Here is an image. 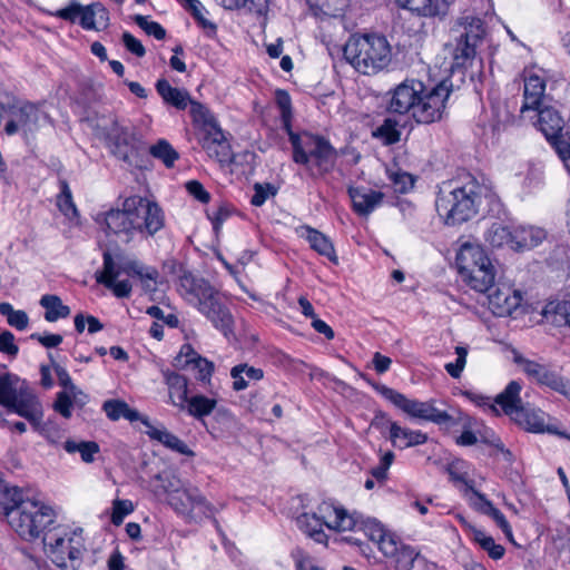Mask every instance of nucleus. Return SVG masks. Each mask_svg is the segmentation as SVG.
Here are the masks:
<instances>
[{
    "label": "nucleus",
    "instance_id": "obj_1",
    "mask_svg": "<svg viewBox=\"0 0 570 570\" xmlns=\"http://www.w3.org/2000/svg\"><path fill=\"white\" fill-rule=\"evenodd\" d=\"M96 220L127 243L136 233H146L148 236H153L165 225L161 208L156 203L140 196L126 198L121 209H110L105 214H99Z\"/></svg>",
    "mask_w": 570,
    "mask_h": 570
},
{
    "label": "nucleus",
    "instance_id": "obj_2",
    "mask_svg": "<svg viewBox=\"0 0 570 570\" xmlns=\"http://www.w3.org/2000/svg\"><path fill=\"white\" fill-rule=\"evenodd\" d=\"M493 196L491 186L480 184L474 178L458 187L443 184L435 199L436 213L445 225L456 226L478 214L482 198L492 199Z\"/></svg>",
    "mask_w": 570,
    "mask_h": 570
},
{
    "label": "nucleus",
    "instance_id": "obj_3",
    "mask_svg": "<svg viewBox=\"0 0 570 570\" xmlns=\"http://www.w3.org/2000/svg\"><path fill=\"white\" fill-rule=\"evenodd\" d=\"M178 292L194 305L225 336L232 333L233 316L222 303L218 292L202 277L183 271L178 277Z\"/></svg>",
    "mask_w": 570,
    "mask_h": 570
},
{
    "label": "nucleus",
    "instance_id": "obj_4",
    "mask_svg": "<svg viewBox=\"0 0 570 570\" xmlns=\"http://www.w3.org/2000/svg\"><path fill=\"white\" fill-rule=\"evenodd\" d=\"M344 58L363 75H375L385 69L392 60L387 39L377 33L353 35L343 49Z\"/></svg>",
    "mask_w": 570,
    "mask_h": 570
},
{
    "label": "nucleus",
    "instance_id": "obj_5",
    "mask_svg": "<svg viewBox=\"0 0 570 570\" xmlns=\"http://www.w3.org/2000/svg\"><path fill=\"white\" fill-rule=\"evenodd\" d=\"M293 147V160L306 167L312 177L331 173L337 160V151L327 139L307 131L288 135Z\"/></svg>",
    "mask_w": 570,
    "mask_h": 570
},
{
    "label": "nucleus",
    "instance_id": "obj_6",
    "mask_svg": "<svg viewBox=\"0 0 570 570\" xmlns=\"http://www.w3.org/2000/svg\"><path fill=\"white\" fill-rule=\"evenodd\" d=\"M47 557L60 570H79L86 552L82 529L69 531L58 524L42 538Z\"/></svg>",
    "mask_w": 570,
    "mask_h": 570
},
{
    "label": "nucleus",
    "instance_id": "obj_7",
    "mask_svg": "<svg viewBox=\"0 0 570 570\" xmlns=\"http://www.w3.org/2000/svg\"><path fill=\"white\" fill-rule=\"evenodd\" d=\"M455 262L460 275L472 289L487 293L493 285L495 267L480 244L463 243L458 250Z\"/></svg>",
    "mask_w": 570,
    "mask_h": 570
},
{
    "label": "nucleus",
    "instance_id": "obj_8",
    "mask_svg": "<svg viewBox=\"0 0 570 570\" xmlns=\"http://www.w3.org/2000/svg\"><path fill=\"white\" fill-rule=\"evenodd\" d=\"M10 525L24 540L43 538L57 525L52 508L36 500H26L10 513Z\"/></svg>",
    "mask_w": 570,
    "mask_h": 570
},
{
    "label": "nucleus",
    "instance_id": "obj_9",
    "mask_svg": "<svg viewBox=\"0 0 570 570\" xmlns=\"http://www.w3.org/2000/svg\"><path fill=\"white\" fill-rule=\"evenodd\" d=\"M375 389L384 399L393 403L397 409L403 411L412 419L432 422L445 428H452L460 423V412L453 414L440 410L435 406V401L433 400L422 402L419 400L409 399L404 394L386 385H376Z\"/></svg>",
    "mask_w": 570,
    "mask_h": 570
},
{
    "label": "nucleus",
    "instance_id": "obj_10",
    "mask_svg": "<svg viewBox=\"0 0 570 570\" xmlns=\"http://www.w3.org/2000/svg\"><path fill=\"white\" fill-rule=\"evenodd\" d=\"M521 385L517 381H511L507 387L497 395L492 411H497L495 405H499L504 414L509 415L515 423L530 432H543L544 414L541 411L529 409L522 404Z\"/></svg>",
    "mask_w": 570,
    "mask_h": 570
},
{
    "label": "nucleus",
    "instance_id": "obj_11",
    "mask_svg": "<svg viewBox=\"0 0 570 570\" xmlns=\"http://www.w3.org/2000/svg\"><path fill=\"white\" fill-rule=\"evenodd\" d=\"M102 136L108 141L111 153L128 165L137 166L142 141L132 126L114 118L102 126Z\"/></svg>",
    "mask_w": 570,
    "mask_h": 570
},
{
    "label": "nucleus",
    "instance_id": "obj_12",
    "mask_svg": "<svg viewBox=\"0 0 570 570\" xmlns=\"http://www.w3.org/2000/svg\"><path fill=\"white\" fill-rule=\"evenodd\" d=\"M454 31L459 33L453 52L456 66H465L475 56V47L484 36L483 21L473 16H464L456 21Z\"/></svg>",
    "mask_w": 570,
    "mask_h": 570
},
{
    "label": "nucleus",
    "instance_id": "obj_13",
    "mask_svg": "<svg viewBox=\"0 0 570 570\" xmlns=\"http://www.w3.org/2000/svg\"><path fill=\"white\" fill-rule=\"evenodd\" d=\"M53 16L71 23L79 19V24L86 30H101L109 26V12L100 2L81 6L72 0L66 8L57 10Z\"/></svg>",
    "mask_w": 570,
    "mask_h": 570
},
{
    "label": "nucleus",
    "instance_id": "obj_14",
    "mask_svg": "<svg viewBox=\"0 0 570 570\" xmlns=\"http://www.w3.org/2000/svg\"><path fill=\"white\" fill-rule=\"evenodd\" d=\"M450 96V89L445 81L433 88H426L420 94L416 106H414L413 118L421 124H432L442 118L445 110V102Z\"/></svg>",
    "mask_w": 570,
    "mask_h": 570
},
{
    "label": "nucleus",
    "instance_id": "obj_15",
    "mask_svg": "<svg viewBox=\"0 0 570 570\" xmlns=\"http://www.w3.org/2000/svg\"><path fill=\"white\" fill-rule=\"evenodd\" d=\"M515 362L532 381L570 397V381L559 375L556 371L521 356L515 357Z\"/></svg>",
    "mask_w": 570,
    "mask_h": 570
},
{
    "label": "nucleus",
    "instance_id": "obj_16",
    "mask_svg": "<svg viewBox=\"0 0 570 570\" xmlns=\"http://www.w3.org/2000/svg\"><path fill=\"white\" fill-rule=\"evenodd\" d=\"M198 135L199 144L210 158L219 163L230 158L229 142L215 120H205Z\"/></svg>",
    "mask_w": 570,
    "mask_h": 570
},
{
    "label": "nucleus",
    "instance_id": "obj_17",
    "mask_svg": "<svg viewBox=\"0 0 570 570\" xmlns=\"http://www.w3.org/2000/svg\"><path fill=\"white\" fill-rule=\"evenodd\" d=\"M377 429L385 425L390 430V441L396 449L404 450L426 443L428 435L420 430H411L401 426L397 422L391 421L384 413H377L372 422Z\"/></svg>",
    "mask_w": 570,
    "mask_h": 570
},
{
    "label": "nucleus",
    "instance_id": "obj_18",
    "mask_svg": "<svg viewBox=\"0 0 570 570\" xmlns=\"http://www.w3.org/2000/svg\"><path fill=\"white\" fill-rule=\"evenodd\" d=\"M6 407L24 417L36 428L42 417V407L38 397L23 381L20 382Z\"/></svg>",
    "mask_w": 570,
    "mask_h": 570
},
{
    "label": "nucleus",
    "instance_id": "obj_19",
    "mask_svg": "<svg viewBox=\"0 0 570 570\" xmlns=\"http://www.w3.org/2000/svg\"><path fill=\"white\" fill-rule=\"evenodd\" d=\"M361 528L365 535L376 543L380 551L391 559V562L404 547V543L395 533L386 530L382 523L374 519L366 520L361 524Z\"/></svg>",
    "mask_w": 570,
    "mask_h": 570
},
{
    "label": "nucleus",
    "instance_id": "obj_20",
    "mask_svg": "<svg viewBox=\"0 0 570 570\" xmlns=\"http://www.w3.org/2000/svg\"><path fill=\"white\" fill-rule=\"evenodd\" d=\"M424 85L417 80L404 81L400 83L392 94L389 102V110L395 114L411 112L413 116L414 106L417 104L420 94Z\"/></svg>",
    "mask_w": 570,
    "mask_h": 570
},
{
    "label": "nucleus",
    "instance_id": "obj_21",
    "mask_svg": "<svg viewBox=\"0 0 570 570\" xmlns=\"http://www.w3.org/2000/svg\"><path fill=\"white\" fill-rule=\"evenodd\" d=\"M489 306L498 316L510 315L520 304V293L505 284H494L488 289Z\"/></svg>",
    "mask_w": 570,
    "mask_h": 570
},
{
    "label": "nucleus",
    "instance_id": "obj_22",
    "mask_svg": "<svg viewBox=\"0 0 570 570\" xmlns=\"http://www.w3.org/2000/svg\"><path fill=\"white\" fill-rule=\"evenodd\" d=\"M322 522V527L326 525L328 529L337 531H352L357 527V522L353 515L348 514L343 508L335 507L330 502H323L317 508L315 513Z\"/></svg>",
    "mask_w": 570,
    "mask_h": 570
},
{
    "label": "nucleus",
    "instance_id": "obj_23",
    "mask_svg": "<svg viewBox=\"0 0 570 570\" xmlns=\"http://www.w3.org/2000/svg\"><path fill=\"white\" fill-rule=\"evenodd\" d=\"M120 271L117 269V266L112 259V256L109 252L104 253V269L100 273H97L96 279L98 283L105 285L107 288L111 289L115 296L119 298L129 297L131 294V284L129 281H116L119 276Z\"/></svg>",
    "mask_w": 570,
    "mask_h": 570
},
{
    "label": "nucleus",
    "instance_id": "obj_24",
    "mask_svg": "<svg viewBox=\"0 0 570 570\" xmlns=\"http://www.w3.org/2000/svg\"><path fill=\"white\" fill-rule=\"evenodd\" d=\"M168 502L179 513H187L196 508L203 509L204 513L213 514L215 512L214 507L196 488H183L171 494Z\"/></svg>",
    "mask_w": 570,
    "mask_h": 570
},
{
    "label": "nucleus",
    "instance_id": "obj_25",
    "mask_svg": "<svg viewBox=\"0 0 570 570\" xmlns=\"http://www.w3.org/2000/svg\"><path fill=\"white\" fill-rule=\"evenodd\" d=\"M38 120V108L30 102H26L11 111V119L7 122L4 131L9 136L14 135L19 130L31 132L37 128Z\"/></svg>",
    "mask_w": 570,
    "mask_h": 570
},
{
    "label": "nucleus",
    "instance_id": "obj_26",
    "mask_svg": "<svg viewBox=\"0 0 570 570\" xmlns=\"http://www.w3.org/2000/svg\"><path fill=\"white\" fill-rule=\"evenodd\" d=\"M348 196L352 200L353 210L360 216H368L377 208L384 198V194L366 187H350Z\"/></svg>",
    "mask_w": 570,
    "mask_h": 570
},
{
    "label": "nucleus",
    "instance_id": "obj_27",
    "mask_svg": "<svg viewBox=\"0 0 570 570\" xmlns=\"http://www.w3.org/2000/svg\"><path fill=\"white\" fill-rule=\"evenodd\" d=\"M546 81L543 78L535 73H527L524 76V91H523V104L521 106V114L539 109L543 106L546 100Z\"/></svg>",
    "mask_w": 570,
    "mask_h": 570
},
{
    "label": "nucleus",
    "instance_id": "obj_28",
    "mask_svg": "<svg viewBox=\"0 0 570 570\" xmlns=\"http://www.w3.org/2000/svg\"><path fill=\"white\" fill-rule=\"evenodd\" d=\"M392 563L396 570H444L407 544H404Z\"/></svg>",
    "mask_w": 570,
    "mask_h": 570
},
{
    "label": "nucleus",
    "instance_id": "obj_29",
    "mask_svg": "<svg viewBox=\"0 0 570 570\" xmlns=\"http://www.w3.org/2000/svg\"><path fill=\"white\" fill-rule=\"evenodd\" d=\"M396 3L419 17H444L449 10L448 0H395Z\"/></svg>",
    "mask_w": 570,
    "mask_h": 570
},
{
    "label": "nucleus",
    "instance_id": "obj_30",
    "mask_svg": "<svg viewBox=\"0 0 570 570\" xmlns=\"http://www.w3.org/2000/svg\"><path fill=\"white\" fill-rule=\"evenodd\" d=\"M537 111V127L546 136L549 141H552L563 130V118L559 111L551 106H541Z\"/></svg>",
    "mask_w": 570,
    "mask_h": 570
},
{
    "label": "nucleus",
    "instance_id": "obj_31",
    "mask_svg": "<svg viewBox=\"0 0 570 570\" xmlns=\"http://www.w3.org/2000/svg\"><path fill=\"white\" fill-rule=\"evenodd\" d=\"M547 237L543 228L537 226H514L512 250L523 252L539 246Z\"/></svg>",
    "mask_w": 570,
    "mask_h": 570
},
{
    "label": "nucleus",
    "instance_id": "obj_32",
    "mask_svg": "<svg viewBox=\"0 0 570 570\" xmlns=\"http://www.w3.org/2000/svg\"><path fill=\"white\" fill-rule=\"evenodd\" d=\"M118 269L128 276L138 277L145 289L156 291L159 273L155 267L146 266L138 259H126Z\"/></svg>",
    "mask_w": 570,
    "mask_h": 570
},
{
    "label": "nucleus",
    "instance_id": "obj_33",
    "mask_svg": "<svg viewBox=\"0 0 570 570\" xmlns=\"http://www.w3.org/2000/svg\"><path fill=\"white\" fill-rule=\"evenodd\" d=\"M102 411L111 421H118L124 417L129 422L140 421L145 426H149V419L142 416L137 410L131 409L125 401L118 399L107 400L102 403Z\"/></svg>",
    "mask_w": 570,
    "mask_h": 570
},
{
    "label": "nucleus",
    "instance_id": "obj_34",
    "mask_svg": "<svg viewBox=\"0 0 570 570\" xmlns=\"http://www.w3.org/2000/svg\"><path fill=\"white\" fill-rule=\"evenodd\" d=\"M163 377L169 390V399L171 404L178 409H183L188 396V380L174 371L163 370Z\"/></svg>",
    "mask_w": 570,
    "mask_h": 570
},
{
    "label": "nucleus",
    "instance_id": "obj_35",
    "mask_svg": "<svg viewBox=\"0 0 570 570\" xmlns=\"http://www.w3.org/2000/svg\"><path fill=\"white\" fill-rule=\"evenodd\" d=\"M453 480L455 481H461V482H464L465 485L473 492V494L478 498V500L481 502V510L483 513L490 515L494 522L497 523V525L503 531V533L507 535V538L509 539H512V529H511V525L509 524L508 520L505 519L504 514L499 510L497 509L489 500H487V498L475 491L472 485H470L468 483V481L464 479V476L462 475H454V474H451Z\"/></svg>",
    "mask_w": 570,
    "mask_h": 570
},
{
    "label": "nucleus",
    "instance_id": "obj_36",
    "mask_svg": "<svg viewBox=\"0 0 570 570\" xmlns=\"http://www.w3.org/2000/svg\"><path fill=\"white\" fill-rule=\"evenodd\" d=\"M146 428H147L146 434L151 440L160 442L166 448H168L179 454H184L187 456L194 455V452L188 448V445L184 441H181L178 436L170 433L168 430H166L164 428L163 429L155 428L150 422H149V426H146Z\"/></svg>",
    "mask_w": 570,
    "mask_h": 570
},
{
    "label": "nucleus",
    "instance_id": "obj_37",
    "mask_svg": "<svg viewBox=\"0 0 570 570\" xmlns=\"http://www.w3.org/2000/svg\"><path fill=\"white\" fill-rule=\"evenodd\" d=\"M230 377L233 390L239 392L247 389L250 383L261 381L264 377V371L247 363H240L232 367Z\"/></svg>",
    "mask_w": 570,
    "mask_h": 570
},
{
    "label": "nucleus",
    "instance_id": "obj_38",
    "mask_svg": "<svg viewBox=\"0 0 570 570\" xmlns=\"http://www.w3.org/2000/svg\"><path fill=\"white\" fill-rule=\"evenodd\" d=\"M513 225L494 222L484 233V240L493 248L508 247L512 249Z\"/></svg>",
    "mask_w": 570,
    "mask_h": 570
},
{
    "label": "nucleus",
    "instance_id": "obj_39",
    "mask_svg": "<svg viewBox=\"0 0 570 570\" xmlns=\"http://www.w3.org/2000/svg\"><path fill=\"white\" fill-rule=\"evenodd\" d=\"M156 89L166 104L177 109L184 110L190 101L187 90L170 86L166 79H159Z\"/></svg>",
    "mask_w": 570,
    "mask_h": 570
},
{
    "label": "nucleus",
    "instance_id": "obj_40",
    "mask_svg": "<svg viewBox=\"0 0 570 570\" xmlns=\"http://www.w3.org/2000/svg\"><path fill=\"white\" fill-rule=\"evenodd\" d=\"M217 405L216 399L205 395L189 396L180 411H186L194 419L204 422V419L213 413Z\"/></svg>",
    "mask_w": 570,
    "mask_h": 570
},
{
    "label": "nucleus",
    "instance_id": "obj_41",
    "mask_svg": "<svg viewBox=\"0 0 570 570\" xmlns=\"http://www.w3.org/2000/svg\"><path fill=\"white\" fill-rule=\"evenodd\" d=\"M150 490L156 497L167 494L168 499L171 494L183 489L181 482L173 474L158 473L154 475L149 483Z\"/></svg>",
    "mask_w": 570,
    "mask_h": 570
},
{
    "label": "nucleus",
    "instance_id": "obj_42",
    "mask_svg": "<svg viewBox=\"0 0 570 570\" xmlns=\"http://www.w3.org/2000/svg\"><path fill=\"white\" fill-rule=\"evenodd\" d=\"M22 502H26L22 492L17 487H10L0 479V508L4 511L9 521L10 513L18 509Z\"/></svg>",
    "mask_w": 570,
    "mask_h": 570
},
{
    "label": "nucleus",
    "instance_id": "obj_43",
    "mask_svg": "<svg viewBox=\"0 0 570 570\" xmlns=\"http://www.w3.org/2000/svg\"><path fill=\"white\" fill-rule=\"evenodd\" d=\"M544 318L557 326L570 327V302H550L543 309Z\"/></svg>",
    "mask_w": 570,
    "mask_h": 570
},
{
    "label": "nucleus",
    "instance_id": "obj_44",
    "mask_svg": "<svg viewBox=\"0 0 570 570\" xmlns=\"http://www.w3.org/2000/svg\"><path fill=\"white\" fill-rule=\"evenodd\" d=\"M305 237L311 247L320 255L326 256L331 262L337 263L334 246L324 234L311 227H306Z\"/></svg>",
    "mask_w": 570,
    "mask_h": 570
},
{
    "label": "nucleus",
    "instance_id": "obj_45",
    "mask_svg": "<svg viewBox=\"0 0 570 570\" xmlns=\"http://www.w3.org/2000/svg\"><path fill=\"white\" fill-rule=\"evenodd\" d=\"M40 305L46 309L45 320L48 322H56L70 315L69 306L62 304L61 298L57 295H43Z\"/></svg>",
    "mask_w": 570,
    "mask_h": 570
},
{
    "label": "nucleus",
    "instance_id": "obj_46",
    "mask_svg": "<svg viewBox=\"0 0 570 570\" xmlns=\"http://www.w3.org/2000/svg\"><path fill=\"white\" fill-rule=\"evenodd\" d=\"M63 449L70 453H79L81 460L86 463H91L95 460V455L99 452L98 443L94 441H75L67 440L63 444Z\"/></svg>",
    "mask_w": 570,
    "mask_h": 570
},
{
    "label": "nucleus",
    "instance_id": "obj_47",
    "mask_svg": "<svg viewBox=\"0 0 570 570\" xmlns=\"http://www.w3.org/2000/svg\"><path fill=\"white\" fill-rule=\"evenodd\" d=\"M372 136L379 139L383 145L390 146L400 141L401 130L397 128L395 120L386 118L373 130Z\"/></svg>",
    "mask_w": 570,
    "mask_h": 570
},
{
    "label": "nucleus",
    "instance_id": "obj_48",
    "mask_svg": "<svg viewBox=\"0 0 570 570\" xmlns=\"http://www.w3.org/2000/svg\"><path fill=\"white\" fill-rule=\"evenodd\" d=\"M219 3L227 10L246 8L258 17L266 16L268 11V0H219Z\"/></svg>",
    "mask_w": 570,
    "mask_h": 570
},
{
    "label": "nucleus",
    "instance_id": "obj_49",
    "mask_svg": "<svg viewBox=\"0 0 570 570\" xmlns=\"http://www.w3.org/2000/svg\"><path fill=\"white\" fill-rule=\"evenodd\" d=\"M184 7L190 12L206 36L214 37L216 35L217 26L204 16L205 8L199 0H189L187 4H184Z\"/></svg>",
    "mask_w": 570,
    "mask_h": 570
},
{
    "label": "nucleus",
    "instance_id": "obj_50",
    "mask_svg": "<svg viewBox=\"0 0 570 570\" xmlns=\"http://www.w3.org/2000/svg\"><path fill=\"white\" fill-rule=\"evenodd\" d=\"M472 535L474 542H476L484 551H487L489 557L493 560H499L504 556V547L495 543L494 539L487 534L484 531L473 529Z\"/></svg>",
    "mask_w": 570,
    "mask_h": 570
},
{
    "label": "nucleus",
    "instance_id": "obj_51",
    "mask_svg": "<svg viewBox=\"0 0 570 570\" xmlns=\"http://www.w3.org/2000/svg\"><path fill=\"white\" fill-rule=\"evenodd\" d=\"M297 525L317 542H322L325 533L322 530L320 518L314 514L303 513L297 518Z\"/></svg>",
    "mask_w": 570,
    "mask_h": 570
},
{
    "label": "nucleus",
    "instance_id": "obj_52",
    "mask_svg": "<svg viewBox=\"0 0 570 570\" xmlns=\"http://www.w3.org/2000/svg\"><path fill=\"white\" fill-rule=\"evenodd\" d=\"M0 314L7 317L10 326L23 331L29 325V317L24 311L14 309L10 303H0Z\"/></svg>",
    "mask_w": 570,
    "mask_h": 570
},
{
    "label": "nucleus",
    "instance_id": "obj_53",
    "mask_svg": "<svg viewBox=\"0 0 570 570\" xmlns=\"http://www.w3.org/2000/svg\"><path fill=\"white\" fill-rule=\"evenodd\" d=\"M57 206L68 218L78 216V209L73 203L71 189L66 180L60 181V193L57 196Z\"/></svg>",
    "mask_w": 570,
    "mask_h": 570
},
{
    "label": "nucleus",
    "instance_id": "obj_54",
    "mask_svg": "<svg viewBox=\"0 0 570 570\" xmlns=\"http://www.w3.org/2000/svg\"><path fill=\"white\" fill-rule=\"evenodd\" d=\"M149 153L153 157L160 159L168 168L173 167L179 157L178 153L165 139H160L156 145L151 146Z\"/></svg>",
    "mask_w": 570,
    "mask_h": 570
},
{
    "label": "nucleus",
    "instance_id": "obj_55",
    "mask_svg": "<svg viewBox=\"0 0 570 570\" xmlns=\"http://www.w3.org/2000/svg\"><path fill=\"white\" fill-rule=\"evenodd\" d=\"M20 382V379L13 374H0V404L7 406Z\"/></svg>",
    "mask_w": 570,
    "mask_h": 570
},
{
    "label": "nucleus",
    "instance_id": "obj_56",
    "mask_svg": "<svg viewBox=\"0 0 570 570\" xmlns=\"http://www.w3.org/2000/svg\"><path fill=\"white\" fill-rule=\"evenodd\" d=\"M276 100H277V105L281 109L283 128L285 129L287 135H291V132H294L292 130V125H291V119H292L291 97L286 91L277 90Z\"/></svg>",
    "mask_w": 570,
    "mask_h": 570
},
{
    "label": "nucleus",
    "instance_id": "obj_57",
    "mask_svg": "<svg viewBox=\"0 0 570 570\" xmlns=\"http://www.w3.org/2000/svg\"><path fill=\"white\" fill-rule=\"evenodd\" d=\"M550 142L554 147L559 157L562 159L564 166L567 167V163H570V128L562 130Z\"/></svg>",
    "mask_w": 570,
    "mask_h": 570
},
{
    "label": "nucleus",
    "instance_id": "obj_58",
    "mask_svg": "<svg viewBox=\"0 0 570 570\" xmlns=\"http://www.w3.org/2000/svg\"><path fill=\"white\" fill-rule=\"evenodd\" d=\"M134 21L147 35L155 37L157 40H163L166 37V30L158 22L149 21L145 16L137 14L134 17Z\"/></svg>",
    "mask_w": 570,
    "mask_h": 570
},
{
    "label": "nucleus",
    "instance_id": "obj_59",
    "mask_svg": "<svg viewBox=\"0 0 570 570\" xmlns=\"http://www.w3.org/2000/svg\"><path fill=\"white\" fill-rule=\"evenodd\" d=\"M202 356L191 347L190 344H184L178 355L174 360V366L178 368L189 367L196 360Z\"/></svg>",
    "mask_w": 570,
    "mask_h": 570
},
{
    "label": "nucleus",
    "instance_id": "obj_60",
    "mask_svg": "<svg viewBox=\"0 0 570 570\" xmlns=\"http://www.w3.org/2000/svg\"><path fill=\"white\" fill-rule=\"evenodd\" d=\"M134 511V504L130 500H115L112 502L111 522L115 525H120L126 515Z\"/></svg>",
    "mask_w": 570,
    "mask_h": 570
},
{
    "label": "nucleus",
    "instance_id": "obj_61",
    "mask_svg": "<svg viewBox=\"0 0 570 570\" xmlns=\"http://www.w3.org/2000/svg\"><path fill=\"white\" fill-rule=\"evenodd\" d=\"M73 406V402L66 391H61L57 394V399L53 403V409L57 413L62 415L65 419H69L71 416V410Z\"/></svg>",
    "mask_w": 570,
    "mask_h": 570
},
{
    "label": "nucleus",
    "instance_id": "obj_62",
    "mask_svg": "<svg viewBox=\"0 0 570 570\" xmlns=\"http://www.w3.org/2000/svg\"><path fill=\"white\" fill-rule=\"evenodd\" d=\"M189 367L197 371L196 379L202 382H209L214 372V363L205 357L196 360Z\"/></svg>",
    "mask_w": 570,
    "mask_h": 570
},
{
    "label": "nucleus",
    "instance_id": "obj_63",
    "mask_svg": "<svg viewBox=\"0 0 570 570\" xmlns=\"http://www.w3.org/2000/svg\"><path fill=\"white\" fill-rule=\"evenodd\" d=\"M297 570H323L316 561L301 549L293 552Z\"/></svg>",
    "mask_w": 570,
    "mask_h": 570
},
{
    "label": "nucleus",
    "instance_id": "obj_64",
    "mask_svg": "<svg viewBox=\"0 0 570 570\" xmlns=\"http://www.w3.org/2000/svg\"><path fill=\"white\" fill-rule=\"evenodd\" d=\"M0 352L10 357H16L19 352V347L14 343V335L9 331L0 333Z\"/></svg>",
    "mask_w": 570,
    "mask_h": 570
}]
</instances>
